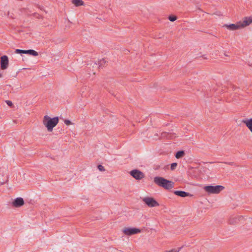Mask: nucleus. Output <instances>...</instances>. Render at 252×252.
<instances>
[{
    "mask_svg": "<svg viewBox=\"0 0 252 252\" xmlns=\"http://www.w3.org/2000/svg\"><path fill=\"white\" fill-rule=\"evenodd\" d=\"M224 55L226 57H229V56L227 54H226L225 53L224 54Z\"/></svg>",
    "mask_w": 252,
    "mask_h": 252,
    "instance_id": "28",
    "label": "nucleus"
},
{
    "mask_svg": "<svg viewBox=\"0 0 252 252\" xmlns=\"http://www.w3.org/2000/svg\"><path fill=\"white\" fill-rule=\"evenodd\" d=\"M105 63H106V61L104 59H102V60H100L99 61L98 63H97L98 65L99 68L102 67Z\"/></svg>",
    "mask_w": 252,
    "mask_h": 252,
    "instance_id": "19",
    "label": "nucleus"
},
{
    "mask_svg": "<svg viewBox=\"0 0 252 252\" xmlns=\"http://www.w3.org/2000/svg\"><path fill=\"white\" fill-rule=\"evenodd\" d=\"M15 52L17 54H24L25 50L21 49H16Z\"/></svg>",
    "mask_w": 252,
    "mask_h": 252,
    "instance_id": "22",
    "label": "nucleus"
},
{
    "mask_svg": "<svg viewBox=\"0 0 252 252\" xmlns=\"http://www.w3.org/2000/svg\"><path fill=\"white\" fill-rule=\"evenodd\" d=\"M174 193L178 196L182 197H185L187 196H192L193 195L190 194L189 192H185L184 191H181V190H176L174 192Z\"/></svg>",
    "mask_w": 252,
    "mask_h": 252,
    "instance_id": "12",
    "label": "nucleus"
},
{
    "mask_svg": "<svg viewBox=\"0 0 252 252\" xmlns=\"http://www.w3.org/2000/svg\"><path fill=\"white\" fill-rule=\"evenodd\" d=\"M242 122L246 125L247 127L252 132V118L243 120Z\"/></svg>",
    "mask_w": 252,
    "mask_h": 252,
    "instance_id": "13",
    "label": "nucleus"
},
{
    "mask_svg": "<svg viewBox=\"0 0 252 252\" xmlns=\"http://www.w3.org/2000/svg\"><path fill=\"white\" fill-rule=\"evenodd\" d=\"M177 166V163L174 162V163H172L171 164V167H170L171 170H175V169L176 168Z\"/></svg>",
    "mask_w": 252,
    "mask_h": 252,
    "instance_id": "21",
    "label": "nucleus"
},
{
    "mask_svg": "<svg viewBox=\"0 0 252 252\" xmlns=\"http://www.w3.org/2000/svg\"><path fill=\"white\" fill-rule=\"evenodd\" d=\"M142 201L149 207L158 206L159 203L153 197H146L142 199Z\"/></svg>",
    "mask_w": 252,
    "mask_h": 252,
    "instance_id": "4",
    "label": "nucleus"
},
{
    "mask_svg": "<svg viewBox=\"0 0 252 252\" xmlns=\"http://www.w3.org/2000/svg\"><path fill=\"white\" fill-rule=\"evenodd\" d=\"M97 168L100 171H105V168L102 165H98Z\"/></svg>",
    "mask_w": 252,
    "mask_h": 252,
    "instance_id": "23",
    "label": "nucleus"
},
{
    "mask_svg": "<svg viewBox=\"0 0 252 252\" xmlns=\"http://www.w3.org/2000/svg\"><path fill=\"white\" fill-rule=\"evenodd\" d=\"M224 189V187L221 185L216 186H207L204 187V189L208 193L218 194Z\"/></svg>",
    "mask_w": 252,
    "mask_h": 252,
    "instance_id": "3",
    "label": "nucleus"
},
{
    "mask_svg": "<svg viewBox=\"0 0 252 252\" xmlns=\"http://www.w3.org/2000/svg\"><path fill=\"white\" fill-rule=\"evenodd\" d=\"M245 219L243 216H231L228 220V224L231 225L238 224L240 222H243Z\"/></svg>",
    "mask_w": 252,
    "mask_h": 252,
    "instance_id": "5",
    "label": "nucleus"
},
{
    "mask_svg": "<svg viewBox=\"0 0 252 252\" xmlns=\"http://www.w3.org/2000/svg\"><path fill=\"white\" fill-rule=\"evenodd\" d=\"M130 175L137 180H140L144 178V174L141 171L137 169L132 170L130 172Z\"/></svg>",
    "mask_w": 252,
    "mask_h": 252,
    "instance_id": "7",
    "label": "nucleus"
},
{
    "mask_svg": "<svg viewBox=\"0 0 252 252\" xmlns=\"http://www.w3.org/2000/svg\"><path fill=\"white\" fill-rule=\"evenodd\" d=\"M24 204V199L21 197L16 198L12 202V206L15 207H20L23 205Z\"/></svg>",
    "mask_w": 252,
    "mask_h": 252,
    "instance_id": "10",
    "label": "nucleus"
},
{
    "mask_svg": "<svg viewBox=\"0 0 252 252\" xmlns=\"http://www.w3.org/2000/svg\"><path fill=\"white\" fill-rule=\"evenodd\" d=\"M169 20L171 22H174L177 20V17L174 15H170L168 17Z\"/></svg>",
    "mask_w": 252,
    "mask_h": 252,
    "instance_id": "20",
    "label": "nucleus"
},
{
    "mask_svg": "<svg viewBox=\"0 0 252 252\" xmlns=\"http://www.w3.org/2000/svg\"><path fill=\"white\" fill-rule=\"evenodd\" d=\"M154 181L156 184L166 189H170L174 187V183L173 182L166 180L161 177H155Z\"/></svg>",
    "mask_w": 252,
    "mask_h": 252,
    "instance_id": "1",
    "label": "nucleus"
},
{
    "mask_svg": "<svg viewBox=\"0 0 252 252\" xmlns=\"http://www.w3.org/2000/svg\"><path fill=\"white\" fill-rule=\"evenodd\" d=\"M223 163L229 165H236V164L234 162H224Z\"/></svg>",
    "mask_w": 252,
    "mask_h": 252,
    "instance_id": "24",
    "label": "nucleus"
},
{
    "mask_svg": "<svg viewBox=\"0 0 252 252\" xmlns=\"http://www.w3.org/2000/svg\"><path fill=\"white\" fill-rule=\"evenodd\" d=\"M24 54H29L33 56H37L38 55V52L32 49L25 50V52H24Z\"/></svg>",
    "mask_w": 252,
    "mask_h": 252,
    "instance_id": "15",
    "label": "nucleus"
},
{
    "mask_svg": "<svg viewBox=\"0 0 252 252\" xmlns=\"http://www.w3.org/2000/svg\"><path fill=\"white\" fill-rule=\"evenodd\" d=\"M185 155L184 151H180L176 153L175 157L177 158H182Z\"/></svg>",
    "mask_w": 252,
    "mask_h": 252,
    "instance_id": "17",
    "label": "nucleus"
},
{
    "mask_svg": "<svg viewBox=\"0 0 252 252\" xmlns=\"http://www.w3.org/2000/svg\"><path fill=\"white\" fill-rule=\"evenodd\" d=\"M122 231L126 235L131 236L140 233L141 230L136 228L125 227Z\"/></svg>",
    "mask_w": 252,
    "mask_h": 252,
    "instance_id": "6",
    "label": "nucleus"
},
{
    "mask_svg": "<svg viewBox=\"0 0 252 252\" xmlns=\"http://www.w3.org/2000/svg\"><path fill=\"white\" fill-rule=\"evenodd\" d=\"M162 136L163 137H166L168 139H172L173 137V136L171 134L167 133L166 132H163L161 134Z\"/></svg>",
    "mask_w": 252,
    "mask_h": 252,
    "instance_id": "18",
    "label": "nucleus"
},
{
    "mask_svg": "<svg viewBox=\"0 0 252 252\" xmlns=\"http://www.w3.org/2000/svg\"><path fill=\"white\" fill-rule=\"evenodd\" d=\"M1 77V75L0 74V78Z\"/></svg>",
    "mask_w": 252,
    "mask_h": 252,
    "instance_id": "30",
    "label": "nucleus"
},
{
    "mask_svg": "<svg viewBox=\"0 0 252 252\" xmlns=\"http://www.w3.org/2000/svg\"><path fill=\"white\" fill-rule=\"evenodd\" d=\"M6 104L9 106H12L13 105L12 102L10 100H7L6 101Z\"/></svg>",
    "mask_w": 252,
    "mask_h": 252,
    "instance_id": "25",
    "label": "nucleus"
},
{
    "mask_svg": "<svg viewBox=\"0 0 252 252\" xmlns=\"http://www.w3.org/2000/svg\"><path fill=\"white\" fill-rule=\"evenodd\" d=\"M8 59L7 56L4 55L0 58V67L2 69H5L8 65Z\"/></svg>",
    "mask_w": 252,
    "mask_h": 252,
    "instance_id": "8",
    "label": "nucleus"
},
{
    "mask_svg": "<svg viewBox=\"0 0 252 252\" xmlns=\"http://www.w3.org/2000/svg\"><path fill=\"white\" fill-rule=\"evenodd\" d=\"M64 122L66 125H69L71 124V122L68 120H65Z\"/></svg>",
    "mask_w": 252,
    "mask_h": 252,
    "instance_id": "26",
    "label": "nucleus"
},
{
    "mask_svg": "<svg viewBox=\"0 0 252 252\" xmlns=\"http://www.w3.org/2000/svg\"><path fill=\"white\" fill-rule=\"evenodd\" d=\"M181 248H179L178 250H176V249H173L170 250L171 252H178L180 250Z\"/></svg>",
    "mask_w": 252,
    "mask_h": 252,
    "instance_id": "27",
    "label": "nucleus"
},
{
    "mask_svg": "<svg viewBox=\"0 0 252 252\" xmlns=\"http://www.w3.org/2000/svg\"><path fill=\"white\" fill-rule=\"evenodd\" d=\"M59 122V118L56 117L53 118L48 115L44 116L43 120V124L49 132L52 131L53 128L56 126Z\"/></svg>",
    "mask_w": 252,
    "mask_h": 252,
    "instance_id": "2",
    "label": "nucleus"
},
{
    "mask_svg": "<svg viewBox=\"0 0 252 252\" xmlns=\"http://www.w3.org/2000/svg\"><path fill=\"white\" fill-rule=\"evenodd\" d=\"M72 2L76 6H79L84 4V2L82 0H72Z\"/></svg>",
    "mask_w": 252,
    "mask_h": 252,
    "instance_id": "16",
    "label": "nucleus"
},
{
    "mask_svg": "<svg viewBox=\"0 0 252 252\" xmlns=\"http://www.w3.org/2000/svg\"><path fill=\"white\" fill-rule=\"evenodd\" d=\"M165 252H171L170 251H166Z\"/></svg>",
    "mask_w": 252,
    "mask_h": 252,
    "instance_id": "29",
    "label": "nucleus"
},
{
    "mask_svg": "<svg viewBox=\"0 0 252 252\" xmlns=\"http://www.w3.org/2000/svg\"><path fill=\"white\" fill-rule=\"evenodd\" d=\"M90 66H92L93 69L92 72H89V74H91V73L94 74L96 73L95 70L99 68L98 64L96 63H93L90 64Z\"/></svg>",
    "mask_w": 252,
    "mask_h": 252,
    "instance_id": "14",
    "label": "nucleus"
},
{
    "mask_svg": "<svg viewBox=\"0 0 252 252\" xmlns=\"http://www.w3.org/2000/svg\"><path fill=\"white\" fill-rule=\"evenodd\" d=\"M223 26L225 27H226L227 28V29H228L229 30H231V31H234V30H236L241 29L239 22H238L236 24H231L230 25L225 24Z\"/></svg>",
    "mask_w": 252,
    "mask_h": 252,
    "instance_id": "11",
    "label": "nucleus"
},
{
    "mask_svg": "<svg viewBox=\"0 0 252 252\" xmlns=\"http://www.w3.org/2000/svg\"><path fill=\"white\" fill-rule=\"evenodd\" d=\"M252 23V17H246L244 18L242 22H239L241 28H244L250 25Z\"/></svg>",
    "mask_w": 252,
    "mask_h": 252,
    "instance_id": "9",
    "label": "nucleus"
}]
</instances>
